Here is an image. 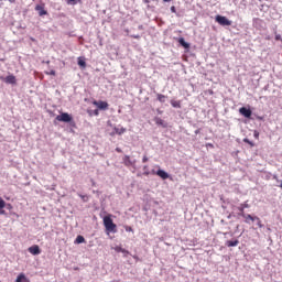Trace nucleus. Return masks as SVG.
<instances>
[{
    "label": "nucleus",
    "mask_w": 282,
    "mask_h": 282,
    "mask_svg": "<svg viewBox=\"0 0 282 282\" xmlns=\"http://www.w3.org/2000/svg\"><path fill=\"white\" fill-rule=\"evenodd\" d=\"M15 282H30V279H28L24 273H20Z\"/></svg>",
    "instance_id": "4468645a"
},
{
    "label": "nucleus",
    "mask_w": 282,
    "mask_h": 282,
    "mask_svg": "<svg viewBox=\"0 0 282 282\" xmlns=\"http://www.w3.org/2000/svg\"><path fill=\"white\" fill-rule=\"evenodd\" d=\"M165 3H169V1H172V0H163Z\"/></svg>",
    "instance_id": "58836bf2"
},
{
    "label": "nucleus",
    "mask_w": 282,
    "mask_h": 282,
    "mask_svg": "<svg viewBox=\"0 0 282 282\" xmlns=\"http://www.w3.org/2000/svg\"><path fill=\"white\" fill-rule=\"evenodd\" d=\"M104 226L108 232H118V226H116L113 219H111V216L104 217Z\"/></svg>",
    "instance_id": "f257e3e1"
},
{
    "label": "nucleus",
    "mask_w": 282,
    "mask_h": 282,
    "mask_svg": "<svg viewBox=\"0 0 282 282\" xmlns=\"http://www.w3.org/2000/svg\"><path fill=\"white\" fill-rule=\"evenodd\" d=\"M94 105L98 107V109H109V104L107 101H94Z\"/></svg>",
    "instance_id": "1a4fd4ad"
},
{
    "label": "nucleus",
    "mask_w": 282,
    "mask_h": 282,
    "mask_svg": "<svg viewBox=\"0 0 282 282\" xmlns=\"http://www.w3.org/2000/svg\"><path fill=\"white\" fill-rule=\"evenodd\" d=\"M216 23H218L219 25H227V26L232 25V21L228 20V18L224 15H216Z\"/></svg>",
    "instance_id": "7ed1b4c3"
},
{
    "label": "nucleus",
    "mask_w": 282,
    "mask_h": 282,
    "mask_svg": "<svg viewBox=\"0 0 282 282\" xmlns=\"http://www.w3.org/2000/svg\"><path fill=\"white\" fill-rule=\"evenodd\" d=\"M132 39H140V35H131Z\"/></svg>",
    "instance_id": "473e14b6"
},
{
    "label": "nucleus",
    "mask_w": 282,
    "mask_h": 282,
    "mask_svg": "<svg viewBox=\"0 0 282 282\" xmlns=\"http://www.w3.org/2000/svg\"><path fill=\"white\" fill-rule=\"evenodd\" d=\"M178 43H180V45H182V47H185V50H188V47H191V44L186 43L184 37H180Z\"/></svg>",
    "instance_id": "dca6fc26"
},
{
    "label": "nucleus",
    "mask_w": 282,
    "mask_h": 282,
    "mask_svg": "<svg viewBox=\"0 0 282 282\" xmlns=\"http://www.w3.org/2000/svg\"><path fill=\"white\" fill-rule=\"evenodd\" d=\"M75 243H85V237L77 236V238L75 239Z\"/></svg>",
    "instance_id": "412c9836"
},
{
    "label": "nucleus",
    "mask_w": 282,
    "mask_h": 282,
    "mask_svg": "<svg viewBox=\"0 0 282 282\" xmlns=\"http://www.w3.org/2000/svg\"><path fill=\"white\" fill-rule=\"evenodd\" d=\"M151 173L152 175H158L159 177H161V180H169V173H166L164 170H152Z\"/></svg>",
    "instance_id": "20e7f679"
},
{
    "label": "nucleus",
    "mask_w": 282,
    "mask_h": 282,
    "mask_svg": "<svg viewBox=\"0 0 282 282\" xmlns=\"http://www.w3.org/2000/svg\"><path fill=\"white\" fill-rule=\"evenodd\" d=\"M7 85H17V77L14 75H9L2 78Z\"/></svg>",
    "instance_id": "0eeeda50"
},
{
    "label": "nucleus",
    "mask_w": 282,
    "mask_h": 282,
    "mask_svg": "<svg viewBox=\"0 0 282 282\" xmlns=\"http://www.w3.org/2000/svg\"><path fill=\"white\" fill-rule=\"evenodd\" d=\"M253 137L256 138V140H259V131H254Z\"/></svg>",
    "instance_id": "c85d7f7f"
},
{
    "label": "nucleus",
    "mask_w": 282,
    "mask_h": 282,
    "mask_svg": "<svg viewBox=\"0 0 282 282\" xmlns=\"http://www.w3.org/2000/svg\"><path fill=\"white\" fill-rule=\"evenodd\" d=\"M9 3H17V0H9Z\"/></svg>",
    "instance_id": "4c0bfd02"
},
{
    "label": "nucleus",
    "mask_w": 282,
    "mask_h": 282,
    "mask_svg": "<svg viewBox=\"0 0 282 282\" xmlns=\"http://www.w3.org/2000/svg\"><path fill=\"white\" fill-rule=\"evenodd\" d=\"M79 0H66L67 6H76Z\"/></svg>",
    "instance_id": "4be33fe9"
},
{
    "label": "nucleus",
    "mask_w": 282,
    "mask_h": 282,
    "mask_svg": "<svg viewBox=\"0 0 282 282\" xmlns=\"http://www.w3.org/2000/svg\"><path fill=\"white\" fill-rule=\"evenodd\" d=\"M273 180H279V178L276 177V175H274V176H273Z\"/></svg>",
    "instance_id": "a19ab883"
},
{
    "label": "nucleus",
    "mask_w": 282,
    "mask_h": 282,
    "mask_svg": "<svg viewBox=\"0 0 282 282\" xmlns=\"http://www.w3.org/2000/svg\"><path fill=\"white\" fill-rule=\"evenodd\" d=\"M246 208H250V205L248 204H241L239 207H238V210H239V215H242V213H246Z\"/></svg>",
    "instance_id": "f3484780"
},
{
    "label": "nucleus",
    "mask_w": 282,
    "mask_h": 282,
    "mask_svg": "<svg viewBox=\"0 0 282 282\" xmlns=\"http://www.w3.org/2000/svg\"><path fill=\"white\" fill-rule=\"evenodd\" d=\"M113 250L117 251V252H122V254H126V256L129 254V250L123 249L120 246L115 247Z\"/></svg>",
    "instance_id": "a211bd4d"
},
{
    "label": "nucleus",
    "mask_w": 282,
    "mask_h": 282,
    "mask_svg": "<svg viewBox=\"0 0 282 282\" xmlns=\"http://www.w3.org/2000/svg\"><path fill=\"white\" fill-rule=\"evenodd\" d=\"M240 116H243L245 118H252V110H250L247 107L239 108Z\"/></svg>",
    "instance_id": "423d86ee"
},
{
    "label": "nucleus",
    "mask_w": 282,
    "mask_h": 282,
    "mask_svg": "<svg viewBox=\"0 0 282 282\" xmlns=\"http://www.w3.org/2000/svg\"><path fill=\"white\" fill-rule=\"evenodd\" d=\"M29 252L33 256L41 254V247H39V245H33L29 248Z\"/></svg>",
    "instance_id": "6e6552de"
},
{
    "label": "nucleus",
    "mask_w": 282,
    "mask_h": 282,
    "mask_svg": "<svg viewBox=\"0 0 282 282\" xmlns=\"http://www.w3.org/2000/svg\"><path fill=\"white\" fill-rule=\"evenodd\" d=\"M124 166H132L133 162H131V158L129 155L123 156Z\"/></svg>",
    "instance_id": "2eb2a0df"
},
{
    "label": "nucleus",
    "mask_w": 282,
    "mask_h": 282,
    "mask_svg": "<svg viewBox=\"0 0 282 282\" xmlns=\"http://www.w3.org/2000/svg\"><path fill=\"white\" fill-rule=\"evenodd\" d=\"M156 97H158L159 102H165V100H166V96L165 95L158 94Z\"/></svg>",
    "instance_id": "aec40b11"
},
{
    "label": "nucleus",
    "mask_w": 282,
    "mask_h": 282,
    "mask_svg": "<svg viewBox=\"0 0 282 282\" xmlns=\"http://www.w3.org/2000/svg\"><path fill=\"white\" fill-rule=\"evenodd\" d=\"M79 197L83 199V202H88L89 197L87 195H79Z\"/></svg>",
    "instance_id": "cd10ccee"
},
{
    "label": "nucleus",
    "mask_w": 282,
    "mask_h": 282,
    "mask_svg": "<svg viewBox=\"0 0 282 282\" xmlns=\"http://www.w3.org/2000/svg\"><path fill=\"white\" fill-rule=\"evenodd\" d=\"M4 207H6V200H3V198L0 197V210H3Z\"/></svg>",
    "instance_id": "393cba45"
},
{
    "label": "nucleus",
    "mask_w": 282,
    "mask_h": 282,
    "mask_svg": "<svg viewBox=\"0 0 282 282\" xmlns=\"http://www.w3.org/2000/svg\"><path fill=\"white\" fill-rule=\"evenodd\" d=\"M0 215H6V210L0 209Z\"/></svg>",
    "instance_id": "c9c22d12"
},
{
    "label": "nucleus",
    "mask_w": 282,
    "mask_h": 282,
    "mask_svg": "<svg viewBox=\"0 0 282 282\" xmlns=\"http://www.w3.org/2000/svg\"><path fill=\"white\" fill-rule=\"evenodd\" d=\"M226 246L228 248H235V247L239 246V240H227Z\"/></svg>",
    "instance_id": "f8f14e48"
},
{
    "label": "nucleus",
    "mask_w": 282,
    "mask_h": 282,
    "mask_svg": "<svg viewBox=\"0 0 282 282\" xmlns=\"http://www.w3.org/2000/svg\"><path fill=\"white\" fill-rule=\"evenodd\" d=\"M35 10H36V12H39V15H40V17H45V14H47V11H46L45 8H44L43 6H41V4H37V6L35 7Z\"/></svg>",
    "instance_id": "9b49d317"
},
{
    "label": "nucleus",
    "mask_w": 282,
    "mask_h": 282,
    "mask_svg": "<svg viewBox=\"0 0 282 282\" xmlns=\"http://www.w3.org/2000/svg\"><path fill=\"white\" fill-rule=\"evenodd\" d=\"M143 28H142V25H139V30H142Z\"/></svg>",
    "instance_id": "79ce46f5"
},
{
    "label": "nucleus",
    "mask_w": 282,
    "mask_h": 282,
    "mask_svg": "<svg viewBox=\"0 0 282 282\" xmlns=\"http://www.w3.org/2000/svg\"><path fill=\"white\" fill-rule=\"evenodd\" d=\"M243 142H245L246 144H249L251 148L254 147V142L250 141L248 138H245V139H243Z\"/></svg>",
    "instance_id": "5701e85b"
},
{
    "label": "nucleus",
    "mask_w": 282,
    "mask_h": 282,
    "mask_svg": "<svg viewBox=\"0 0 282 282\" xmlns=\"http://www.w3.org/2000/svg\"><path fill=\"white\" fill-rule=\"evenodd\" d=\"M142 162H143V164H147V162H149V158L148 156H143Z\"/></svg>",
    "instance_id": "7c9ffc66"
},
{
    "label": "nucleus",
    "mask_w": 282,
    "mask_h": 282,
    "mask_svg": "<svg viewBox=\"0 0 282 282\" xmlns=\"http://www.w3.org/2000/svg\"><path fill=\"white\" fill-rule=\"evenodd\" d=\"M78 65L79 67H87V63H85L83 59H78Z\"/></svg>",
    "instance_id": "a878e982"
},
{
    "label": "nucleus",
    "mask_w": 282,
    "mask_h": 282,
    "mask_svg": "<svg viewBox=\"0 0 282 282\" xmlns=\"http://www.w3.org/2000/svg\"><path fill=\"white\" fill-rule=\"evenodd\" d=\"M95 116H98V110H95Z\"/></svg>",
    "instance_id": "ea45409f"
},
{
    "label": "nucleus",
    "mask_w": 282,
    "mask_h": 282,
    "mask_svg": "<svg viewBox=\"0 0 282 282\" xmlns=\"http://www.w3.org/2000/svg\"><path fill=\"white\" fill-rule=\"evenodd\" d=\"M207 147H210V149H214L215 145H213V143H207Z\"/></svg>",
    "instance_id": "72a5a7b5"
},
{
    "label": "nucleus",
    "mask_w": 282,
    "mask_h": 282,
    "mask_svg": "<svg viewBox=\"0 0 282 282\" xmlns=\"http://www.w3.org/2000/svg\"><path fill=\"white\" fill-rule=\"evenodd\" d=\"M7 206H8L9 210H12V204H8Z\"/></svg>",
    "instance_id": "f704fd0d"
},
{
    "label": "nucleus",
    "mask_w": 282,
    "mask_h": 282,
    "mask_svg": "<svg viewBox=\"0 0 282 282\" xmlns=\"http://www.w3.org/2000/svg\"><path fill=\"white\" fill-rule=\"evenodd\" d=\"M46 76H56V70L51 69L50 72H45Z\"/></svg>",
    "instance_id": "b1692460"
},
{
    "label": "nucleus",
    "mask_w": 282,
    "mask_h": 282,
    "mask_svg": "<svg viewBox=\"0 0 282 282\" xmlns=\"http://www.w3.org/2000/svg\"><path fill=\"white\" fill-rule=\"evenodd\" d=\"M144 175H149V172H145Z\"/></svg>",
    "instance_id": "c03bdc74"
},
{
    "label": "nucleus",
    "mask_w": 282,
    "mask_h": 282,
    "mask_svg": "<svg viewBox=\"0 0 282 282\" xmlns=\"http://www.w3.org/2000/svg\"><path fill=\"white\" fill-rule=\"evenodd\" d=\"M170 102L174 107V109H182V101L172 99Z\"/></svg>",
    "instance_id": "ddd939ff"
},
{
    "label": "nucleus",
    "mask_w": 282,
    "mask_h": 282,
    "mask_svg": "<svg viewBox=\"0 0 282 282\" xmlns=\"http://www.w3.org/2000/svg\"><path fill=\"white\" fill-rule=\"evenodd\" d=\"M254 221H257V226L259 228H263V224L261 223V218L258 217V219H256Z\"/></svg>",
    "instance_id": "bb28decb"
},
{
    "label": "nucleus",
    "mask_w": 282,
    "mask_h": 282,
    "mask_svg": "<svg viewBox=\"0 0 282 282\" xmlns=\"http://www.w3.org/2000/svg\"><path fill=\"white\" fill-rule=\"evenodd\" d=\"M171 12H173L174 14L177 12V10L175 9V7H171Z\"/></svg>",
    "instance_id": "2f4dec72"
},
{
    "label": "nucleus",
    "mask_w": 282,
    "mask_h": 282,
    "mask_svg": "<svg viewBox=\"0 0 282 282\" xmlns=\"http://www.w3.org/2000/svg\"><path fill=\"white\" fill-rule=\"evenodd\" d=\"M240 217H243L246 224H250V221H254L256 219H259V216H252L250 214H238Z\"/></svg>",
    "instance_id": "39448f33"
},
{
    "label": "nucleus",
    "mask_w": 282,
    "mask_h": 282,
    "mask_svg": "<svg viewBox=\"0 0 282 282\" xmlns=\"http://www.w3.org/2000/svg\"><path fill=\"white\" fill-rule=\"evenodd\" d=\"M144 3H149V0H144Z\"/></svg>",
    "instance_id": "37998d69"
},
{
    "label": "nucleus",
    "mask_w": 282,
    "mask_h": 282,
    "mask_svg": "<svg viewBox=\"0 0 282 282\" xmlns=\"http://www.w3.org/2000/svg\"><path fill=\"white\" fill-rule=\"evenodd\" d=\"M154 121H155V124H159L160 127H164V120L162 118L156 117Z\"/></svg>",
    "instance_id": "6ab92c4d"
},
{
    "label": "nucleus",
    "mask_w": 282,
    "mask_h": 282,
    "mask_svg": "<svg viewBox=\"0 0 282 282\" xmlns=\"http://www.w3.org/2000/svg\"><path fill=\"white\" fill-rule=\"evenodd\" d=\"M116 151H117L118 153H122V150H120V148H117Z\"/></svg>",
    "instance_id": "e433bc0d"
},
{
    "label": "nucleus",
    "mask_w": 282,
    "mask_h": 282,
    "mask_svg": "<svg viewBox=\"0 0 282 282\" xmlns=\"http://www.w3.org/2000/svg\"><path fill=\"white\" fill-rule=\"evenodd\" d=\"M55 120H57V122H72V120L74 119L72 118V115L67 112H62L55 118Z\"/></svg>",
    "instance_id": "f03ea898"
},
{
    "label": "nucleus",
    "mask_w": 282,
    "mask_h": 282,
    "mask_svg": "<svg viewBox=\"0 0 282 282\" xmlns=\"http://www.w3.org/2000/svg\"><path fill=\"white\" fill-rule=\"evenodd\" d=\"M126 231H127V232H133V228L127 226V227H126Z\"/></svg>",
    "instance_id": "c756f323"
},
{
    "label": "nucleus",
    "mask_w": 282,
    "mask_h": 282,
    "mask_svg": "<svg viewBox=\"0 0 282 282\" xmlns=\"http://www.w3.org/2000/svg\"><path fill=\"white\" fill-rule=\"evenodd\" d=\"M113 131H115V132L110 133V135H115V134H117V135H122V133H127V128H123V127H121V128L115 127V128H113Z\"/></svg>",
    "instance_id": "9d476101"
}]
</instances>
